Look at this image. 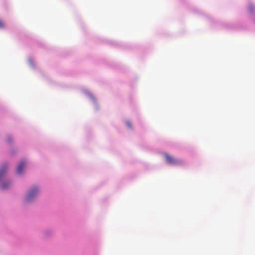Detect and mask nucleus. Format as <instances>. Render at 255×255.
<instances>
[{
	"label": "nucleus",
	"mask_w": 255,
	"mask_h": 255,
	"mask_svg": "<svg viewBox=\"0 0 255 255\" xmlns=\"http://www.w3.org/2000/svg\"><path fill=\"white\" fill-rule=\"evenodd\" d=\"M38 189L36 187H33L28 192L26 197V200L27 201H30L32 200L36 195L38 192Z\"/></svg>",
	"instance_id": "nucleus-1"
},
{
	"label": "nucleus",
	"mask_w": 255,
	"mask_h": 255,
	"mask_svg": "<svg viewBox=\"0 0 255 255\" xmlns=\"http://www.w3.org/2000/svg\"><path fill=\"white\" fill-rule=\"evenodd\" d=\"M165 157L167 162L169 164H178L179 162L178 160L174 159L173 157L170 156L167 153L165 154Z\"/></svg>",
	"instance_id": "nucleus-2"
},
{
	"label": "nucleus",
	"mask_w": 255,
	"mask_h": 255,
	"mask_svg": "<svg viewBox=\"0 0 255 255\" xmlns=\"http://www.w3.org/2000/svg\"><path fill=\"white\" fill-rule=\"evenodd\" d=\"M25 165V162L22 161L20 162L17 169V173L19 174H21L23 170L24 169Z\"/></svg>",
	"instance_id": "nucleus-3"
},
{
	"label": "nucleus",
	"mask_w": 255,
	"mask_h": 255,
	"mask_svg": "<svg viewBox=\"0 0 255 255\" xmlns=\"http://www.w3.org/2000/svg\"><path fill=\"white\" fill-rule=\"evenodd\" d=\"M248 11H249V12H250L251 13H252L255 11V7L253 4H250L248 7Z\"/></svg>",
	"instance_id": "nucleus-4"
},
{
	"label": "nucleus",
	"mask_w": 255,
	"mask_h": 255,
	"mask_svg": "<svg viewBox=\"0 0 255 255\" xmlns=\"http://www.w3.org/2000/svg\"><path fill=\"white\" fill-rule=\"evenodd\" d=\"M7 186V185H6L5 184H1V188L2 189H5V188H6Z\"/></svg>",
	"instance_id": "nucleus-5"
},
{
	"label": "nucleus",
	"mask_w": 255,
	"mask_h": 255,
	"mask_svg": "<svg viewBox=\"0 0 255 255\" xmlns=\"http://www.w3.org/2000/svg\"><path fill=\"white\" fill-rule=\"evenodd\" d=\"M4 26V24L2 21L0 19V28H2Z\"/></svg>",
	"instance_id": "nucleus-6"
},
{
	"label": "nucleus",
	"mask_w": 255,
	"mask_h": 255,
	"mask_svg": "<svg viewBox=\"0 0 255 255\" xmlns=\"http://www.w3.org/2000/svg\"><path fill=\"white\" fill-rule=\"evenodd\" d=\"M127 125L128 127L131 128V124L130 122H127Z\"/></svg>",
	"instance_id": "nucleus-7"
}]
</instances>
